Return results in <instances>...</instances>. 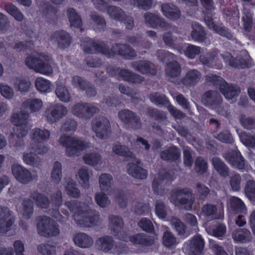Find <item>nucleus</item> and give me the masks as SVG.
<instances>
[{"label": "nucleus", "mask_w": 255, "mask_h": 255, "mask_svg": "<svg viewBox=\"0 0 255 255\" xmlns=\"http://www.w3.org/2000/svg\"><path fill=\"white\" fill-rule=\"evenodd\" d=\"M55 93L61 101L67 102L70 101V95L65 86L58 85L55 90Z\"/></svg>", "instance_id": "nucleus-55"}, {"label": "nucleus", "mask_w": 255, "mask_h": 255, "mask_svg": "<svg viewBox=\"0 0 255 255\" xmlns=\"http://www.w3.org/2000/svg\"><path fill=\"white\" fill-rule=\"evenodd\" d=\"M98 108L88 103H78L73 107L72 112H99Z\"/></svg>", "instance_id": "nucleus-52"}, {"label": "nucleus", "mask_w": 255, "mask_h": 255, "mask_svg": "<svg viewBox=\"0 0 255 255\" xmlns=\"http://www.w3.org/2000/svg\"><path fill=\"white\" fill-rule=\"evenodd\" d=\"M192 194L190 189L184 188L177 189L173 190L170 197V201L175 206L190 210L192 208L193 200Z\"/></svg>", "instance_id": "nucleus-6"}, {"label": "nucleus", "mask_w": 255, "mask_h": 255, "mask_svg": "<svg viewBox=\"0 0 255 255\" xmlns=\"http://www.w3.org/2000/svg\"><path fill=\"white\" fill-rule=\"evenodd\" d=\"M36 89L41 93L50 92L51 83L50 81L42 77L37 78L35 82Z\"/></svg>", "instance_id": "nucleus-50"}, {"label": "nucleus", "mask_w": 255, "mask_h": 255, "mask_svg": "<svg viewBox=\"0 0 255 255\" xmlns=\"http://www.w3.org/2000/svg\"><path fill=\"white\" fill-rule=\"evenodd\" d=\"M32 198L37 206L41 208H46L49 205V202L48 198L43 194L35 192L32 195Z\"/></svg>", "instance_id": "nucleus-60"}, {"label": "nucleus", "mask_w": 255, "mask_h": 255, "mask_svg": "<svg viewBox=\"0 0 255 255\" xmlns=\"http://www.w3.org/2000/svg\"><path fill=\"white\" fill-rule=\"evenodd\" d=\"M201 78L200 71L197 69H190L182 78L181 82L186 87H193L199 82Z\"/></svg>", "instance_id": "nucleus-24"}, {"label": "nucleus", "mask_w": 255, "mask_h": 255, "mask_svg": "<svg viewBox=\"0 0 255 255\" xmlns=\"http://www.w3.org/2000/svg\"><path fill=\"white\" fill-rule=\"evenodd\" d=\"M62 177V165L59 162L53 163L51 172V181L55 183H58Z\"/></svg>", "instance_id": "nucleus-47"}, {"label": "nucleus", "mask_w": 255, "mask_h": 255, "mask_svg": "<svg viewBox=\"0 0 255 255\" xmlns=\"http://www.w3.org/2000/svg\"><path fill=\"white\" fill-rule=\"evenodd\" d=\"M6 11L18 21H21L24 18V15L16 6L11 3H7L5 5Z\"/></svg>", "instance_id": "nucleus-46"}, {"label": "nucleus", "mask_w": 255, "mask_h": 255, "mask_svg": "<svg viewBox=\"0 0 255 255\" xmlns=\"http://www.w3.org/2000/svg\"><path fill=\"white\" fill-rule=\"evenodd\" d=\"M58 8L52 5L49 2H46L43 5L42 13L43 15L48 19L49 23L54 22L57 20Z\"/></svg>", "instance_id": "nucleus-34"}, {"label": "nucleus", "mask_w": 255, "mask_h": 255, "mask_svg": "<svg viewBox=\"0 0 255 255\" xmlns=\"http://www.w3.org/2000/svg\"><path fill=\"white\" fill-rule=\"evenodd\" d=\"M50 39L51 40H56L58 42L59 47L61 49L68 47L72 41L70 35L63 30L56 31L52 33Z\"/></svg>", "instance_id": "nucleus-20"}, {"label": "nucleus", "mask_w": 255, "mask_h": 255, "mask_svg": "<svg viewBox=\"0 0 255 255\" xmlns=\"http://www.w3.org/2000/svg\"><path fill=\"white\" fill-rule=\"evenodd\" d=\"M162 242L164 245L167 247H173L177 244L176 238L168 230L165 231L162 238Z\"/></svg>", "instance_id": "nucleus-63"}, {"label": "nucleus", "mask_w": 255, "mask_h": 255, "mask_svg": "<svg viewBox=\"0 0 255 255\" xmlns=\"http://www.w3.org/2000/svg\"><path fill=\"white\" fill-rule=\"evenodd\" d=\"M73 241L75 245L82 248H88L91 247L93 243V238L85 233H78L73 237Z\"/></svg>", "instance_id": "nucleus-27"}, {"label": "nucleus", "mask_w": 255, "mask_h": 255, "mask_svg": "<svg viewBox=\"0 0 255 255\" xmlns=\"http://www.w3.org/2000/svg\"><path fill=\"white\" fill-rule=\"evenodd\" d=\"M89 81L83 78L78 76H74L72 78V85L79 90L84 91L86 87L89 85Z\"/></svg>", "instance_id": "nucleus-58"}, {"label": "nucleus", "mask_w": 255, "mask_h": 255, "mask_svg": "<svg viewBox=\"0 0 255 255\" xmlns=\"http://www.w3.org/2000/svg\"><path fill=\"white\" fill-rule=\"evenodd\" d=\"M220 91L226 99H232L239 96L241 90L236 85L228 84L225 82L221 86Z\"/></svg>", "instance_id": "nucleus-26"}, {"label": "nucleus", "mask_w": 255, "mask_h": 255, "mask_svg": "<svg viewBox=\"0 0 255 255\" xmlns=\"http://www.w3.org/2000/svg\"><path fill=\"white\" fill-rule=\"evenodd\" d=\"M186 246L189 255H201L204 247V242L202 237L197 235L187 243Z\"/></svg>", "instance_id": "nucleus-21"}, {"label": "nucleus", "mask_w": 255, "mask_h": 255, "mask_svg": "<svg viewBox=\"0 0 255 255\" xmlns=\"http://www.w3.org/2000/svg\"><path fill=\"white\" fill-rule=\"evenodd\" d=\"M52 204L54 208L52 209L50 214L59 221H62V216L60 214L59 209L66 217L69 215V211L64 209L67 208L71 213H73V218L77 224L84 227H92L96 225L99 220V214L95 211L90 210V205L84 202H77L75 201L66 202L62 205V193L57 192L52 198Z\"/></svg>", "instance_id": "nucleus-1"}, {"label": "nucleus", "mask_w": 255, "mask_h": 255, "mask_svg": "<svg viewBox=\"0 0 255 255\" xmlns=\"http://www.w3.org/2000/svg\"><path fill=\"white\" fill-rule=\"evenodd\" d=\"M165 71L167 76L175 78L181 74V67L177 61H172L166 63Z\"/></svg>", "instance_id": "nucleus-31"}, {"label": "nucleus", "mask_w": 255, "mask_h": 255, "mask_svg": "<svg viewBox=\"0 0 255 255\" xmlns=\"http://www.w3.org/2000/svg\"><path fill=\"white\" fill-rule=\"evenodd\" d=\"M76 182L71 179L67 180V185L65 187V192L69 196L73 197H78L80 196V192L76 186Z\"/></svg>", "instance_id": "nucleus-51"}, {"label": "nucleus", "mask_w": 255, "mask_h": 255, "mask_svg": "<svg viewBox=\"0 0 255 255\" xmlns=\"http://www.w3.org/2000/svg\"><path fill=\"white\" fill-rule=\"evenodd\" d=\"M119 117L124 123L131 124L134 128L140 127L138 118L134 117L132 113H120Z\"/></svg>", "instance_id": "nucleus-45"}, {"label": "nucleus", "mask_w": 255, "mask_h": 255, "mask_svg": "<svg viewBox=\"0 0 255 255\" xmlns=\"http://www.w3.org/2000/svg\"><path fill=\"white\" fill-rule=\"evenodd\" d=\"M161 11L167 18L173 21L179 19L181 15L180 9L176 5L167 3L161 5Z\"/></svg>", "instance_id": "nucleus-23"}, {"label": "nucleus", "mask_w": 255, "mask_h": 255, "mask_svg": "<svg viewBox=\"0 0 255 255\" xmlns=\"http://www.w3.org/2000/svg\"><path fill=\"white\" fill-rule=\"evenodd\" d=\"M169 179V174L167 173H165L164 177H161L160 175L158 178L154 179L153 182V188L154 192L162 194V185L165 183L164 180Z\"/></svg>", "instance_id": "nucleus-59"}, {"label": "nucleus", "mask_w": 255, "mask_h": 255, "mask_svg": "<svg viewBox=\"0 0 255 255\" xmlns=\"http://www.w3.org/2000/svg\"><path fill=\"white\" fill-rule=\"evenodd\" d=\"M230 59L229 64L233 67L238 69L249 68L253 66V63L252 60L243 58L237 59L233 57L230 54Z\"/></svg>", "instance_id": "nucleus-36"}, {"label": "nucleus", "mask_w": 255, "mask_h": 255, "mask_svg": "<svg viewBox=\"0 0 255 255\" xmlns=\"http://www.w3.org/2000/svg\"><path fill=\"white\" fill-rule=\"evenodd\" d=\"M192 40L198 43H203L206 38V33L204 27L198 23H196L193 26L191 32Z\"/></svg>", "instance_id": "nucleus-28"}, {"label": "nucleus", "mask_w": 255, "mask_h": 255, "mask_svg": "<svg viewBox=\"0 0 255 255\" xmlns=\"http://www.w3.org/2000/svg\"><path fill=\"white\" fill-rule=\"evenodd\" d=\"M144 19L146 24L153 28H160L166 29L168 27V23L159 15L151 12H146L144 14Z\"/></svg>", "instance_id": "nucleus-19"}, {"label": "nucleus", "mask_w": 255, "mask_h": 255, "mask_svg": "<svg viewBox=\"0 0 255 255\" xmlns=\"http://www.w3.org/2000/svg\"><path fill=\"white\" fill-rule=\"evenodd\" d=\"M31 85L28 77L20 76L16 77L14 81V87L21 92H27L29 91Z\"/></svg>", "instance_id": "nucleus-37"}, {"label": "nucleus", "mask_w": 255, "mask_h": 255, "mask_svg": "<svg viewBox=\"0 0 255 255\" xmlns=\"http://www.w3.org/2000/svg\"><path fill=\"white\" fill-rule=\"evenodd\" d=\"M50 132L47 129L35 128L31 132V139L34 142L46 141L49 138Z\"/></svg>", "instance_id": "nucleus-35"}, {"label": "nucleus", "mask_w": 255, "mask_h": 255, "mask_svg": "<svg viewBox=\"0 0 255 255\" xmlns=\"http://www.w3.org/2000/svg\"><path fill=\"white\" fill-rule=\"evenodd\" d=\"M245 192L250 200L255 201V181H249L247 183Z\"/></svg>", "instance_id": "nucleus-64"}, {"label": "nucleus", "mask_w": 255, "mask_h": 255, "mask_svg": "<svg viewBox=\"0 0 255 255\" xmlns=\"http://www.w3.org/2000/svg\"><path fill=\"white\" fill-rule=\"evenodd\" d=\"M200 1L206 10L204 12V18L209 28L213 30L219 35L234 41L235 37L229 28L225 27L222 23H215L214 14L212 13V10L214 9L213 0H200Z\"/></svg>", "instance_id": "nucleus-3"}, {"label": "nucleus", "mask_w": 255, "mask_h": 255, "mask_svg": "<svg viewBox=\"0 0 255 255\" xmlns=\"http://www.w3.org/2000/svg\"><path fill=\"white\" fill-rule=\"evenodd\" d=\"M38 233L44 236H55L59 230L54 221L46 217H39L37 223Z\"/></svg>", "instance_id": "nucleus-10"}, {"label": "nucleus", "mask_w": 255, "mask_h": 255, "mask_svg": "<svg viewBox=\"0 0 255 255\" xmlns=\"http://www.w3.org/2000/svg\"><path fill=\"white\" fill-rule=\"evenodd\" d=\"M212 163L214 168L222 176L226 177L228 175V169L223 162L217 157L213 158Z\"/></svg>", "instance_id": "nucleus-54"}, {"label": "nucleus", "mask_w": 255, "mask_h": 255, "mask_svg": "<svg viewBox=\"0 0 255 255\" xmlns=\"http://www.w3.org/2000/svg\"><path fill=\"white\" fill-rule=\"evenodd\" d=\"M106 9H107L108 13L112 18L119 21L122 19V18L125 14L124 11L118 6H108L107 4Z\"/></svg>", "instance_id": "nucleus-44"}, {"label": "nucleus", "mask_w": 255, "mask_h": 255, "mask_svg": "<svg viewBox=\"0 0 255 255\" xmlns=\"http://www.w3.org/2000/svg\"><path fill=\"white\" fill-rule=\"evenodd\" d=\"M28 115L26 113H14L11 117V122L16 126L13 129V136L18 139L25 136L29 129L27 125Z\"/></svg>", "instance_id": "nucleus-7"}, {"label": "nucleus", "mask_w": 255, "mask_h": 255, "mask_svg": "<svg viewBox=\"0 0 255 255\" xmlns=\"http://www.w3.org/2000/svg\"><path fill=\"white\" fill-rule=\"evenodd\" d=\"M100 187L102 191H108L113 184V177L109 174H102L99 179Z\"/></svg>", "instance_id": "nucleus-42"}, {"label": "nucleus", "mask_w": 255, "mask_h": 255, "mask_svg": "<svg viewBox=\"0 0 255 255\" xmlns=\"http://www.w3.org/2000/svg\"><path fill=\"white\" fill-rule=\"evenodd\" d=\"M25 64L31 69L39 73L49 75L53 73V68L48 61L38 57L29 56L25 59Z\"/></svg>", "instance_id": "nucleus-8"}, {"label": "nucleus", "mask_w": 255, "mask_h": 255, "mask_svg": "<svg viewBox=\"0 0 255 255\" xmlns=\"http://www.w3.org/2000/svg\"><path fill=\"white\" fill-rule=\"evenodd\" d=\"M110 228L113 232V234L118 239L122 240H127V237L124 235L125 232L123 229L124 222L123 220L119 217L114 216H111L109 217Z\"/></svg>", "instance_id": "nucleus-18"}, {"label": "nucleus", "mask_w": 255, "mask_h": 255, "mask_svg": "<svg viewBox=\"0 0 255 255\" xmlns=\"http://www.w3.org/2000/svg\"><path fill=\"white\" fill-rule=\"evenodd\" d=\"M91 173V171L86 167H82L79 169L76 174V177L79 180V182L82 186L85 187H88L89 177Z\"/></svg>", "instance_id": "nucleus-43"}, {"label": "nucleus", "mask_w": 255, "mask_h": 255, "mask_svg": "<svg viewBox=\"0 0 255 255\" xmlns=\"http://www.w3.org/2000/svg\"><path fill=\"white\" fill-rule=\"evenodd\" d=\"M33 150L29 149V147L26 151L23 154L22 159L23 162L29 165L37 167L41 164L40 159L36 156Z\"/></svg>", "instance_id": "nucleus-33"}, {"label": "nucleus", "mask_w": 255, "mask_h": 255, "mask_svg": "<svg viewBox=\"0 0 255 255\" xmlns=\"http://www.w3.org/2000/svg\"><path fill=\"white\" fill-rule=\"evenodd\" d=\"M13 217L7 209H0V234L10 236L14 233L12 231Z\"/></svg>", "instance_id": "nucleus-13"}, {"label": "nucleus", "mask_w": 255, "mask_h": 255, "mask_svg": "<svg viewBox=\"0 0 255 255\" xmlns=\"http://www.w3.org/2000/svg\"><path fill=\"white\" fill-rule=\"evenodd\" d=\"M125 237H126L127 240H124L127 242L129 240L132 244L134 245H150L152 242L149 241L148 239L142 234H137L136 235L130 236L128 237L127 233L125 232V234L124 235Z\"/></svg>", "instance_id": "nucleus-40"}, {"label": "nucleus", "mask_w": 255, "mask_h": 255, "mask_svg": "<svg viewBox=\"0 0 255 255\" xmlns=\"http://www.w3.org/2000/svg\"><path fill=\"white\" fill-rule=\"evenodd\" d=\"M149 99L153 104L166 108L168 112H181L170 104L169 100L164 94L153 92L149 95Z\"/></svg>", "instance_id": "nucleus-17"}, {"label": "nucleus", "mask_w": 255, "mask_h": 255, "mask_svg": "<svg viewBox=\"0 0 255 255\" xmlns=\"http://www.w3.org/2000/svg\"><path fill=\"white\" fill-rule=\"evenodd\" d=\"M108 73L112 76L119 77L126 82L132 84H140L144 81V78L137 74L126 69H120L119 67H111L108 69Z\"/></svg>", "instance_id": "nucleus-9"}, {"label": "nucleus", "mask_w": 255, "mask_h": 255, "mask_svg": "<svg viewBox=\"0 0 255 255\" xmlns=\"http://www.w3.org/2000/svg\"><path fill=\"white\" fill-rule=\"evenodd\" d=\"M83 159L86 164L93 166L101 164L103 162L101 155L96 152L86 153L84 155Z\"/></svg>", "instance_id": "nucleus-39"}, {"label": "nucleus", "mask_w": 255, "mask_h": 255, "mask_svg": "<svg viewBox=\"0 0 255 255\" xmlns=\"http://www.w3.org/2000/svg\"><path fill=\"white\" fill-rule=\"evenodd\" d=\"M81 46L85 54H101L109 58L119 55L126 60H131L137 56L135 50L128 44L116 43L110 48L105 41L96 42L89 37L81 40Z\"/></svg>", "instance_id": "nucleus-2"}, {"label": "nucleus", "mask_w": 255, "mask_h": 255, "mask_svg": "<svg viewBox=\"0 0 255 255\" xmlns=\"http://www.w3.org/2000/svg\"><path fill=\"white\" fill-rule=\"evenodd\" d=\"M206 230L209 234L219 238H221L224 235L226 228L225 225L221 224L211 229L210 227H208L207 224Z\"/></svg>", "instance_id": "nucleus-53"}, {"label": "nucleus", "mask_w": 255, "mask_h": 255, "mask_svg": "<svg viewBox=\"0 0 255 255\" xmlns=\"http://www.w3.org/2000/svg\"><path fill=\"white\" fill-rule=\"evenodd\" d=\"M95 199L97 204L103 208L108 206L110 204V200L108 197L102 191L95 195Z\"/></svg>", "instance_id": "nucleus-61"}, {"label": "nucleus", "mask_w": 255, "mask_h": 255, "mask_svg": "<svg viewBox=\"0 0 255 255\" xmlns=\"http://www.w3.org/2000/svg\"><path fill=\"white\" fill-rule=\"evenodd\" d=\"M237 132L242 142L249 148H253L255 146V135H249L245 132L237 129Z\"/></svg>", "instance_id": "nucleus-48"}, {"label": "nucleus", "mask_w": 255, "mask_h": 255, "mask_svg": "<svg viewBox=\"0 0 255 255\" xmlns=\"http://www.w3.org/2000/svg\"><path fill=\"white\" fill-rule=\"evenodd\" d=\"M220 51L217 49H214L199 57V60L204 66L221 69L223 67L222 63L219 59Z\"/></svg>", "instance_id": "nucleus-11"}, {"label": "nucleus", "mask_w": 255, "mask_h": 255, "mask_svg": "<svg viewBox=\"0 0 255 255\" xmlns=\"http://www.w3.org/2000/svg\"><path fill=\"white\" fill-rule=\"evenodd\" d=\"M90 17L96 26L95 30L96 32H98L105 31L107 27V23L103 16L94 12L91 13Z\"/></svg>", "instance_id": "nucleus-38"}, {"label": "nucleus", "mask_w": 255, "mask_h": 255, "mask_svg": "<svg viewBox=\"0 0 255 255\" xmlns=\"http://www.w3.org/2000/svg\"><path fill=\"white\" fill-rule=\"evenodd\" d=\"M200 52L201 48L200 47L192 44H188L184 51V53L188 58L193 59L200 53Z\"/></svg>", "instance_id": "nucleus-62"}, {"label": "nucleus", "mask_w": 255, "mask_h": 255, "mask_svg": "<svg viewBox=\"0 0 255 255\" xmlns=\"http://www.w3.org/2000/svg\"><path fill=\"white\" fill-rule=\"evenodd\" d=\"M38 250L42 255H55L57 247L53 244H41Z\"/></svg>", "instance_id": "nucleus-56"}, {"label": "nucleus", "mask_w": 255, "mask_h": 255, "mask_svg": "<svg viewBox=\"0 0 255 255\" xmlns=\"http://www.w3.org/2000/svg\"><path fill=\"white\" fill-rule=\"evenodd\" d=\"M12 173L17 180L26 184L32 179L30 172L19 164H14L11 167Z\"/></svg>", "instance_id": "nucleus-22"}, {"label": "nucleus", "mask_w": 255, "mask_h": 255, "mask_svg": "<svg viewBox=\"0 0 255 255\" xmlns=\"http://www.w3.org/2000/svg\"><path fill=\"white\" fill-rule=\"evenodd\" d=\"M202 101L204 104L209 109L216 112H220L222 98L217 92L214 90L206 91L203 95Z\"/></svg>", "instance_id": "nucleus-12"}, {"label": "nucleus", "mask_w": 255, "mask_h": 255, "mask_svg": "<svg viewBox=\"0 0 255 255\" xmlns=\"http://www.w3.org/2000/svg\"><path fill=\"white\" fill-rule=\"evenodd\" d=\"M235 242L242 243H247L252 240V235L250 232L245 229H240L234 232L232 235Z\"/></svg>", "instance_id": "nucleus-32"}, {"label": "nucleus", "mask_w": 255, "mask_h": 255, "mask_svg": "<svg viewBox=\"0 0 255 255\" xmlns=\"http://www.w3.org/2000/svg\"><path fill=\"white\" fill-rule=\"evenodd\" d=\"M228 206L236 212H243L246 210L245 206L243 201L236 197H231L228 200Z\"/></svg>", "instance_id": "nucleus-49"}, {"label": "nucleus", "mask_w": 255, "mask_h": 255, "mask_svg": "<svg viewBox=\"0 0 255 255\" xmlns=\"http://www.w3.org/2000/svg\"><path fill=\"white\" fill-rule=\"evenodd\" d=\"M244 15L242 16L244 29L245 31L250 32L253 26V13L248 8H244L243 10Z\"/></svg>", "instance_id": "nucleus-41"}, {"label": "nucleus", "mask_w": 255, "mask_h": 255, "mask_svg": "<svg viewBox=\"0 0 255 255\" xmlns=\"http://www.w3.org/2000/svg\"><path fill=\"white\" fill-rule=\"evenodd\" d=\"M99 249L104 252L120 255L124 251H120L118 246H114L112 238L109 236H104L99 238L96 242Z\"/></svg>", "instance_id": "nucleus-16"}, {"label": "nucleus", "mask_w": 255, "mask_h": 255, "mask_svg": "<svg viewBox=\"0 0 255 255\" xmlns=\"http://www.w3.org/2000/svg\"><path fill=\"white\" fill-rule=\"evenodd\" d=\"M59 142L65 148V153L68 156L77 155L80 151L89 147V143L81 139L65 135L61 136Z\"/></svg>", "instance_id": "nucleus-5"}, {"label": "nucleus", "mask_w": 255, "mask_h": 255, "mask_svg": "<svg viewBox=\"0 0 255 255\" xmlns=\"http://www.w3.org/2000/svg\"><path fill=\"white\" fill-rule=\"evenodd\" d=\"M225 159L234 167L243 169L245 167V161L239 151L235 150L225 154Z\"/></svg>", "instance_id": "nucleus-25"}, {"label": "nucleus", "mask_w": 255, "mask_h": 255, "mask_svg": "<svg viewBox=\"0 0 255 255\" xmlns=\"http://www.w3.org/2000/svg\"><path fill=\"white\" fill-rule=\"evenodd\" d=\"M67 14L71 27L77 28H81L82 27V18L74 8H68L67 10Z\"/></svg>", "instance_id": "nucleus-30"}, {"label": "nucleus", "mask_w": 255, "mask_h": 255, "mask_svg": "<svg viewBox=\"0 0 255 255\" xmlns=\"http://www.w3.org/2000/svg\"><path fill=\"white\" fill-rule=\"evenodd\" d=\"M92 129L97 136L101 139L108 137L111 132L109 122L103 118H99L93 122Z\"/></svg>", "instance_id": "nucleus-15"}, {"label": "nucleus", "mask_w": 255, "mask_h": 255, "mask_svg": "<svg viewBox=\"0 0 255 255\" xmlns=\"http://www.w3.org/2000/svg\"><path fill=\"white\" fill-rule=\"evenodd\" d=\"M42 100L38 98H28L22 104L21 107L24 110L30 112H39L43 107Z\"/></svg>", "instance_id": "nucleus-29"}, {"label": "nucleus", "mask_w": 255, "mask_h": 255, "mask_svg": "<svg viewBox=\"0 0 255 255\" xmlns=\"http://www.w3.org/2000/svg\"><path fill=\"white\" fill-rule=\"evenodd\" d=\"M178 149L174 147H170L168 151H164L161 154V157L164 160H174L180 156Z\"/></svg>", "instance_id": "nucleus-57"}, {"label": "nucleus", "mask_w": 255, "mask_h": 255, "mask_svg": "<svg viewBox=\"0 0 255 255\" xmlns=\"http://www.w3.org/2000/svg\"><path fill=\"white\" fill-rule=\"evenodd\" d=\"M113 151L116 154L130 157L131 162L129 163L127 169L129 175L137 179H142L146 177V171L141 167L139 161L132 156V153L128 151L127 147L116 144L113 147Z\"/></svg>", "instance_id": "nucleus-4"}, {"label": "nucleus", "mask_w": 255, "mask_h": 255, "mask_svg": "<svg viewBox=\"0 0 255 255\" xmlns=\"http://www.w3.org/2000/svg\"><path fill=\"white\" fill-rule=\"evenodd\" d=\"M131 65L135 71L147 76H154L157 73L156 65L149 60L134 61L131 63Z\"/></svg>", "instance_id": "nucleus-14"}]
</instances>
